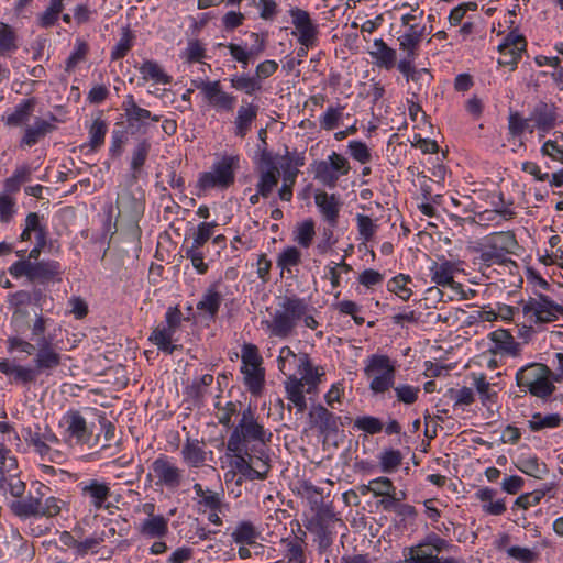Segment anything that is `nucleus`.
I'll use <instances>...</instances> for the list:
<instances>
[{
  "label": "nucleus",
  "mask_w": 563,
  "mask_h": 563,
  "mask_svg": "<svg viewBox=\"0 0 563 563\" xmlns=\"http://www.w3.org/2000/svg\"><path fill=\"white\" fill-rule=\"evenodd\" d=\"M272 437V432L260 423L255 411L249 406L242 410L241 418L229 437L227 448L230 452L245 453L253 444L267 446Z\"/></svg>",
  "instance_id": "1"
},
{
  "label": "nucleus",
  "mask_w": 563,
  "mask_h": 563,
  "mask_svg": "<svg viewBox=\"0 0 563 563\" xmlns=\"http://www.w3.org/2000/svg\"><path fill=\"white\" fill-rule=\"evenodd\" d=\"M558 376L542 363H530L516 373V384L531 396L548 399L554 391Z\"/></svg>",
  "instance_id": "2"
},
{
  "label": "nucleus",
  "mask_w": 563,
  "mask_h": 563,
  "mask_svg": "<svg viewBox=\"0 0 563 563\" xmlns=\"http://www.w3.org/2000/svg\"><path fill=\"white\" fill-rule=\"evenodd\" d=\"M307 305L298 298H286L269 320L263 321L272 336L286 339L292 335L297 322L305 316Z\"/></svg>",
  "instance_id": "3"
},
{
  "label": "nucleus",
  "mask_w": 563,
  "mask_h": 563,
  "mask_svg": "<svg viewBox=\"0 0 563 563\" xmlns=\"http://www.w3.org/2000/svg\"><path fill=\"white\" fill-rule=\"evenodd\" d=\"M518 243L511 231L494 232L485 236L478 244L479 258L487 266L503 264L506 255L514 253Z\"/></svg>",
  "instance_id": "4"
},
{
  "label": "nucleus",
  "mask_w": 563,
  "mask_h": 563,
  "mask_svg": "<svg viewBox=\"0 0 563 563\" xmlns=\"http://www.w3.org/2000/svg\"><path fill=\"white\" fill-rule=\"evenodd\" d=\"M239 162L240 158L236 155H224L212 165L211 170L200 174L197 187L203 191L214 188H229L234 184Z\"/></svg>",
  "instance_id": "5"
},
{
  "label": "nucleus",
  "mask_w": 563,
  "mask_h": 563,
  "mask_svg": "<svg viewBox=\"0 0 563 563\" xmlns=\"http://www.w3.org/2000/svg\"><path fill=\"white\" fill-rule=\"evenodd\" d=\"M519 305L526 321L530 323H550L563 316V306L542 294L522 299Z\"/></svg>",
  "instance_id": "6"
},
{
  "label": "nucleus",
  "mask_w": 563,
  "mask_h": 563,
  "mask_svg": "<svg viewBox=\"0 0 563 563\" xmlns=\"http://www.w3.org/2000/svg\"><path fill=\"white\" fill-rule=\"evenodd\" d=\"M322 376L324 371L305 373V376L287 377L285 380L286 397L299 412H303L307 408L305 394L317 393Z\"/></svg>",
  "instance_id": "7"
},
{
  "label": "nucleus",
  "mask_w": 563,
  "mask_h": 563,
  "mask_svg": "<svg viewBox=\"0 0 563 563\" xmlns=\"http://www.w3.org/2000/svg\"><path fill=\"white\" fill-rule=\"evenodd\" d=\"M371 378L369 388L375 394L387 391L394 385L396 368L386 355H372L364 368Z\"/></svg>",
  "instance_id": "8"
},
{
  "label": "nucleus",
  "mask_w": 563,
  "mask_h": 563,
  "mask_svg": "<svg viewBox=\"0 0 563 563\" xmlns=\"http://www.w3.org/2000/svg\"><path fill=\"white\" fill-rule=\"evenodd\" d=\"M63 501L56 497H48L42 503L41 498L27 497L23 500L12 503L11 509L19 517H46L52 518L59 515Z\"/></svg>",
  "instance_id": "9"
},
{
  "label": "nucleus",
  "mask_w": 563,
  "mask_h": 563,
  "mask_svg": "<svg viewBox=\"0 0 563 563\" xmlns=\"http://www.w3.org/2000/svg\"><path fill=\"white\" fill-rule=\"evenodd\" d=\"M194 85L202 93L205 101L216 111H233L236 97L225 92L220 80H198L194 81Z\"/></svg>",
  "instance_id": "10"
},
{
  "label": "nucleus",
  "mask_w": 563,
  "mask_h": 563,
  "mask_svg": "<svg viewBox=\"0 0 563 563\" xmlns=\"http://www.w3.org/2000/svg\"><path fill=\"white\" fill-rule=\"evenodd\" d=\"M277 362L279 371L287 377L323 371L322 367L312 365L307 353H295L289 346L280 349Z\"/></svg>",
  "instance_id": "11"
},
{
  "label": "nucleus",
  "mask_w": 563,
  "mask_h": 563,
  "mask_svg": "<svg viewBox=\"0 0 563 563\" xmlns=\"http://www.w3.org/2000/svg\"><path fill=\"white\" fill-rule=\"evenodd\" d=\"M260 180L257 184L258 194L268 197L279 180L280 172L272 153L262 150L258 161Z\"/></svg>",
  "instance_id": "12"
},
{
  "label": "nucleus",
  "mask_w": 563,
  "mask_h": 563,
  "mask_svg": "<svg viewBox=\"0 0 563 563\" xmlns=\"http://www.w3.org/2000/svg\"><path fill=\"white\" fill-rule=\"evenodd\" d=\"M335 520L334 514L327 507H319L314 514L305 521L308 531L316 534L320 547H329L332 543L331 523Z\"/></svg>",
  "instance_id": "13"
},
{
  "label": "nucleus",
  "mask_w": 563,
  "mask_h": 563,
  "mask_svg": "<svg viewBox=\"0 0 563 563\" xmlns=\"http://www.w3.org/2000/svg\"><path fill=\"white\" fill-rule=\"evenodd\" d=\"M308 419L310 428L316 429L324 440L336 435L341 426V418L322 405L312 406Z\"/></svg>",
  "instance_id": "14"
},
{
  "label": "nucleus",
  "mask_w": 563,
  "mask_h": 563,
  "mask_svg": "<svg viewBox=\"0 0 563 563\" xmlns=\"http://www.w3.org/2000/svg\"><path fill=\"white\" fill-rule=\"evenodd\" d=\"M156 478V485L165 486L169 489L179 487L183 481V470L175 465L167 456L161 455L151 466Z\"/></svg>",
  "instance_id": "15"
},
{
  "label": "nucleus",
  "mask_w": 563,
  "mask_h": 563,
  "mask_svg": "<svg viewBox=\"0 0 563 563\" xmlns=\"http://www.w3.org/2000/svg\"><path fill=\"white\" fill-rule=\"evenodd\" d=\"M289 14L298 34L299 44L306 48L313 46L317 41L318 25L313 23L310 14L299 8H292ZM294 34H296V32H294Z\"/></svg>",
  "instance_id": "16"
},
{
  "label": "nucleus",
  "mask_w": 563,
  "mask_h": 563,
  "mask_svg": "<svg viewBox=\"0 0 563 563\" xmlns=\"http://www.w3.org/2000/svg\"><path fill=\"white\" fill-rule=\"evenodd\" d=\"M35 369L38 373L57 368L62 364V355L57 346L46 336L36 340Z\"/></svg>",
  "instance_id": "17"
},
{
  "label": "nucleus",
  "mask_w": 563,
  "mask_h": 563,
  "mask_svg": "<svg viewBox=\"0 0 563 563\" xmlns=\"http://www.w3.org/2000/svg\"><path fill=\"white\" fill-rule=\"evenodd\" d=\"M122 109L130 126L144 129L148 121L158 122L161 115L152 114L150 110L140 107L132 95H128L122 102Z\"/></svg>",
  "instance_id": "18"
},
{
  "label": "nucleus",
  "mask_w": 563,
  "mask_h": 563,
  "mask_svg": "<svg viewBox=\"0 0 563 563\" xmlns=\"http://www.w3.org/2000/svg\"><path fill=\"white\" fill-rule=\"evenodd\" d=\"M457 267L454 263L443 260L441 262H434L430 267L431 279L439 286L451 287L453 290L460 292L463 299H467L464 295L462 285L454 282V274Z\"/></svg>",
  "instance_id": "19"
},
{
  "label": "nucleus",
  "mask_w": 563,
  "mask_h": 563,
  "mask_svg": "<svg viewBox=\"0 0 563 563\" xmlns=\"http://www.w3.org/2000/svg\"><path fill=\"white\" fill-rule=\"evenodd\" d=\"M526 48V41L522 36L507 37L506 42L498 46L500 66H510L514 69Z\"/></svg>",
  "instance_id": "20"
},
{
  "label": "nucleus",
  "mask_w": 563,
  "mask_h": 563,
  "mask_svg": "<svg viewBox=\"0 0 563 563\" xmlns=\"http://www.w3.org/2000/svg\"><path fill=\"white\" fill-rule=\"evenodd\" d=\"M314 202L324 220L331 227H335L341 207V203L336 197L334 195H328L325 191H317L314 195Z\"/></svg>",
  "instance_id": "21"
},
{
  "label": "nucleus",
  "mask_w": 563,
  "mask_h": 563,
  "mask_svg": "<svg viewBox=\"0 0 563 563\" xmlns=\"http://www.w3.org/2000/svg\"><path fill=\"white\" fill-rule=\"evenodd\" d=\"M252 468V478L265 479L269 472V455L267 454L266 446H257L253 444L249 449V459Z\"/></svg>",
  "instance_id": "22"
},
{
  "label": "nucleus",
  "mask_w": 563,
  "mask_h": 563,
  "mask_svg": "<svg viewBox=\"0 0 563 563\" xmlns=\"http://www.w3.org/2000/svg\"><path fill=\"white\" fill-rule=\"evenodd\" d=\"M530 120L534 122L533 128L542 132H549L555 126V108L551 104L540 102L531 111Z\"/></svg>",
  "instance_id": "23"
},
{
  "label": "nucleus",
  "mask_w": 563,
  "mask_h": 563,
  "mask_svg": "<svg viewBox=\"0 0 563 563\" xmlns=\"http://www.w3.org/2000/svg\"><path fill=\"white\" fill-rule=\"evenodd\" d=\"M258 106L254 103L242 104L239 107L234 120V133L243 139L250 132L252 123L256 120Z\"/></svg>",
  "instance_id": "24"
},
{
  "label": "nucleus",
  "mask_w": 563,
  "mask_h": 563,
  "mask_svg": "<svg viewBox=\"0 0 563 563\" xmlns=\"http://www.w3.org/2000/svg\"><path fill=\"white\" fill-rule=\"evenodd\" d=\"M81 494L90 499V503L96 510H99L103 508L104 503L108 500L111 493L107 483L91 479L82 486Z\"/></svg>",
  "instance_id": "25"
},
{
  "label": "nucleus",
  "mask_w": 563,
  "mask_h": 563,
  "mask_svg": "<svg viewBox=\"0 0 563 563\" xmlns=\"http://www.w3.org/2000/svg\"><path fill=\"white\" fill-rule=\"evenodd\" d=\"M55 125L44 119L37 118L33 124L24 129L23 137L21 139V146L31 147L35 145L46 134L51 133Z\"/></svg>",
  "instance_id": "26"
},
{
  "label": "nucleus",
  "mask_w": 563,
  "mask_h": 563,
  "mask_svg": "<svg viewBox=\"0 0 563 563\" xmlns=\"http://www.w3.org/2000/svg\"><path fill=\"white\" fill-rule=\"evenodd\" d=\"M137 530L145 538L162 539L168 533V521L161 515L151 516L140 523Z\"/></svg>",
  "instance_id": "27"
},
{
  "label": "nucleus",
  "mask_w": 563,
  "mask_h": 563,
  "mask_svg": "<svg viewBox=\"0 0 563 563\" xmlns=\"http://www.w3.org/2000/svg\"><path fill=\"white\" fill-rule=\"evenodd\" d=\"M378 67L387 70L396 65V51L389 47L382 38H377L373 43V51L369 52Z\"/></svg>",
  "instance_id": "28"
},
{
  "label": "nucleus",
  "mask_w": 563,
  "mask_h": 563,
  "mask_svg": "<svg viewBox=\"0 0 563 563\" xmlns=\"http://www.w3.org/2000/svg\"><path fill=\"white\" fill-rule=\"evenodd\" d=\"M143 81H153L157 85H169L173 80L172 76L166 74L164 68L155 60L146 59L139 67Z\"/></svg>",
  "instance_id": "29"
},
{
  "label": "nucleus",
  "mask_w": 563,
  "mask_h": 563,
  "mask_svg": "<svg viewBox=\"0 0 563 563\" xmlns=\"http://www.w3.org/2000/svg\"><path fill=\"white\" fill-rule=\"evenodd\" d=\"M489 338L496 345L494 353L499 351L511 356H518L520 354L519 343L515 341L514 336L507 330L499 329L493 331Z\"/></svg>",
  "instance_id": "30"
},
{
  "label": "nucleus",
  "mask_w": 563,
  "mask_h": 563,
  "mask_svg": "<svg viewBox=\"0 0 563 563\" xmlns=\"http://www.w3.org/2000/svg\"><path fill=\"white\" fill-rule=\"evenodd\" d=\"M36 106L34 98L22 100L15 108L14 111L4 118V122L8 126H21L29 122Z\"/></svg>",
  "instance_id": "31"
},
{
  "label": "nucleus",
  "mask_w": 563,
  "mask_h": 563,
  "mask_svg": "<svg viewBox=\"0 0 563 563\" xmlns=\"http://www.w3.org/2000/svg\"><path fill=\"white\" fill-rule=\"evenodd\" d=\"M252 36L255 38V42H258V45L255 47H252L251 49H245L241 45L230 43L228 45V48L230 51L231 56L239 63L243 64L244 67H246L250 63V60L257 57L260 54L263 53L265 48L264 40H260L258 34L253 33Z\"/></svg>",
  "instance_id": "32"
},
{
  "label": "nucleus",
  "mask_w": 563,
  "mask_h": 563,
  "mask_svg": "<svg viewBox=\"0 0 563 563\" xmlns=\"http://www.w3.org/2000/svg\"><path fill=\"white\" fill-rule=\"evenodd\" d=\"M67 431L76 438L77 442L86 443L91 437L85 418L78 411H71L67 415Z\"/></svg>",
  "instance_id": "33"
},
{
  "label": "nucleus",
  "mask_w": 563,
  "mask_h": 563,
  "mask_svg": "<svg viewBox=\"0 0 563 563\" xmlns=\"http://www.w3.org/2000/svg\"><path fill=\"white\" fill-rule=\"evenodd\" d=\"M108 132V123L101 115L97 117L89 126V141L86 146L97 152L103 144Z\"/></svg>",
  "instance_id": "34"
},
{
  "label": "nucleus",
  "mask_w": 563,
  "mask_h": 563,
  "mask_svg": "<svg viewBox=\"0 0 563 563\" xmlns=\"http://www.w3.org/2000/svg\"><path fill=\"white\" fill-rule=\"evenodd\" d=\"M176 331L170 329L169 327L165 325H158L156 327L151 336L150 340L163 352L172 354L176 346L173 344L174 335Z\"/></svg>",
  "instance_id": "35"
},
{
  "label": "nucleus",
  "mask_w": 563,
  "mask_h": 563,
  "mask_svg": "<svg viewBox=\"0 0 563 563\" xmlns=\"http://www.w3.org/2000/svg\"><path fill=\"white\" fill-rule=\"evenodd\" d=\"M181 454L185 462L192 467H198L206 461L203 443H200L198 440L188 439L183 446Z\"/></svg>",
  "instance_id": "36"
},
{
  "label": "nucleus",
  "mask_w": 563,
  "mask_h": 563,
  "mask_svg": "<svg viewBox=\"0 0 563 563\" xmlns=\"http://www.w3.org/2000/svg\"><path fill=\"white\" fill-rule=\"evenodd\" d=\"M258 537L260 531L250 521L239 522L231 533V538L235 543L247 545L256 544Z\"/></svg>",
  "instance_id": "37"
},
{
  "label": "nucleus",
  "mask_w": 563,
  "mask_h": 563,
  "mask_svg": "<svg viewBox=\"0 0 563 563\" xmlns=\"http://www.w3.org/2000/svg\"><path fill=\"white\" fill-rule=\"evenodd\" d=\"M422 36V30H418L417 25H410V30L398 37L399 48L406 52L409 58H416Z\"/></svg>",
  "instance_id": "38"
},
{
  "label": "nucleus",
  "mask_w": 563,
  "mask_h": 563,
  "mask_svg": "<svg viewBox=\"0 0 563 563\" xmlns=\"http://www.w3.org/2000/svg\"><path fill=\"white\" fill-rule=\"evenodd\" d=\"M0 488L13 497H21L24 494L25 483L20 478L19 467L0 476Z\"/></svg>",
  "instance_id": "39"
},
{
  "label": "nucleus",
  "mask_w": 563,
  "mask_h": 563,
  "mask_svg": "<svg viewBox=\"0 0 563 563\" xmlns=\"http://www.w3.org/2000/svg\"><path fill=\"white\" fill-rule=\"evenodd\" d=\"M195 494L197 495L198 505L210 509L211 511H220L222 507V500L219 493L213 492L209 488H203L201 484L196 483L194 485Z\"/></svg>",
  "instance_id": "40"
},
{
  "label": "nucleus",
  "mask_w": 563,
  "mask_h": 563,
  "mask_svg": "<svg viewBox=\"0 0 563 563\" xmlns=\"http://www.w3.org/2000/svg\"><path fill=\"white\" fill-rule=\"evenodd\" d=\"M18 49V36L8 23L0 22V56H9Z\"/></svg>",
  "instance_id": "41"
},
{
  "label": "nucleus",
  "mask_w": 563,
  "mask_h": 563,
  "mask_svg": "<svg viewBox=\"0 0 563 563\" xmlns=\"http://www.w3.org/2000/svg\"><path fill=\"white\" fill-rule=\"evenodd\" d=\"M221 302L222 295L216 289V287H210L197 303V309L213 318L218 313Z\"/></svg>",
  "instance_id": "42"
},
{
  "label": "nucleus",
  "mask_w": 563,
  "mask_h": 563,
  "mask_svg": "<svg viewBox=\"0 0 563 563\" xmlns=\"http://www.w3.org/2000/svg\"><path fill=\"white\" fill-rule=\"evenodd\" d=\"M244 383L252 394H258L264 383V371L261 365L242 366Z\"/></svg>",
  "instance_id": "43"
},
{
  "label": "nucleus",
  "mask_w": 563,
  "mask_h": 563,
  "mask_svg": "<svg viewBox=\"0 0 563 563\" xmlns=\"http://www.w3.org/2000/svg\"><path fill=\"white\" fill-rule=\"evenodd\" d=\"M214 408L217 409L216 416L219 423L225 427H230L232 417L240 412L241 402L227 401L223 404L221 399H218L214 404Z\"/></svg>",
  "instance_id": "44"
},
{
  "label": "nucleus",
  "mask_w": 563,
  "mask_h": 563,
  "mask_svg": "<svg viewBox=\"0 0 563 563\" xmlns=\"http://www.w3.org/2000/svg\"><path fill=\"white\" fill-rule=\"evenodd\" d=\"M410 282L411 278L409 275L399 274L388 282L387 288L390 292L397 295L401 300L408 301L412 296V290L407 287L408 283Z\"/></svg>",
  "instance_id": "45"
},
{
  "label": "nucleus",
  "mask_w": 563,
  "mask_h": 563,
  "mask_svg": "<svg viewBox=\"0 0 563 563\" xmlns=\"http://www.w3.org/2000/svg\"><path fill=\"white\" fill-rule=\"evenodd\" d=\"M59 273V265L56 262L32 263L31 280H44L53 278Z\"/></svg>",
  "instance_id": "46"
},
{
  "label": "nucleus",
  "mask_w": 563,
  "mask_h": 563,
  "mask_svg": "<svg viewBox=\"0 0 563 563\" xmlns=\"http://www.w3.org/2000/svg\"><path fill=\"white\" fill-rule=\"evenodd\" d=\"M134 35L129 27H123L121 38L111 52V59L118 60L126 56L133 46Z\"/></svg>",
  "instance_id": "47"
},
{
  "label": "nucleus",
  "mask_w": 563,
  "mask_h": 563,
  "mask_svg": "<svg viewBox=\"0 0 563 563\" xmlns=\"http://www.w3.org/2000/svg\"><path fill=\"white\" fill-rule=\"evenodd\" d=\"M459 309H445L442 307L438 311L427 313V322L430 324L442 322L448 325H454L459 321Z\"/></svg>",
  "instance_id": "48"
},
{
  "label": "nucleus",
  "mask_w": 563,
  "mask_h": 563,
  "mask_svg": "<svg viewBox=\"0 0 563 563\" xmlns=\"http://www.w3.org/2000/svg\"><path fill=\"white\" fill-rule=\"evenodd\" d=\"M561 421L562 418L559 413L542 416L537 412L532 416L531 420H529V428L532 431H539L545 428H556L560 426Z\"/></svg>",
  "instance_id": "49"
},
{
  "label": "nucleus",
  "mask_w": 563,
  "mask_h": 563,
  "mask_svg": "<svg viewBox=\"0 0 563 563\" xmlns=\"http://www.w3.org/2000/svg\"><path fill=\"white\" fill-rule=\"evenodd\" d=\"M426 544H418L410 547L405 554V563H437L438 556L428 553L423 547Z\"/></svg>",
  "instance_id": "50"
},
{
  "label": "nucleus",
  "mask_w": 563,
  "mask_h": 563,
  "mask_svg": "<svg viewBox=\"0 0 563 563\" xmlns=\"http://www.w3.org/2000/svg\"><path fill=\"white\" fill-rule=\"evenodd\" d=\"M64 9L63 0H51L47 9L40 16V25L42 27L53 26Z\"/></svg>",
  "instance_id": "51"
},
{
  "label": "nucleus",
  "mask_w": 563,
  "mask_h": 563,
  "mask_svg": "<svg viewBox=\"0 0 563 563\" xmlns=\"http://www.w3.org/2000/svg\"><path fill=\"white\" fill-rule=\"evenodd\" d=\"M230 84L232 88L243 91L246 95H253L262 88L257 78L249 76H233L230 78Z\"/></svg>",
  "instance_id": "52"
},
{
  "label": "nucleus",
  "mask_w": 563,
  "mask_h": 563,
  "mask_svg": "<svg viewBox=\"0 0 563 563\" xmlns=\"http://www.w3.org/2000/svg\"><path fill=\"white\" fill-rule=\"evenodd\" d=\"M367 489L373 493L375 497H388L390 498V495L395 490V486L388 477H377L375 479H372L368 485L366 486Z\"/></svg>",
  "instance_id": "53"
},
{
  "label": "nucleus",
  "mask_w": 563,
  "mask_h": 563,
  "mask_svg": "<svg viewBox=\"0 0 563 563\" xmlns=\"http://www.w3.org/2000/svg\"><path fill=\"white\" fill-rule=\"evenodd\" d=\"M301 261V253L295 246H289L285 249L277 258V266L282 268V271L290 272V267L297 266Z\"/></svg>",
  "instance_id": "54"
},
{
  "label": "nucleus",
  "mask_w": 563,
  "mask_h": 563,
  "mask_svg": "<svg viewBox=\"0 0 563 563\" xmlns=\"http://www.w3.org/2000/svg\"><path fill=\"white\" fill-rule=\"evenodd\" d=\"M18 460L7 448L3 435L0 437V476L7 472L16 471Z\"/></svg>",
  "instance_id": "55"
},
{
  "label": "nucleus",
  "mask_w": 563,
  "mask_h": 563,
  "mask_svg": "<svg viewBox=\"0 0 563 563\" xmlns=\"http://www.w3.org/2000/svg\"><path fill=\"white\" fill-rule=\"evenodd\" d=\"M353 427L368 434L379 433L384 428L382 421L378 418L372 416L357 417L354 420Z\"/></svg>",
  "instance_id": "56"
},
{
  "label": "nucleus",
  "mask_w": 563,
  "mask_h": 563,
  "mask_svg": "<svg viewBox=\"0 0 563 563\" xmlns=\"http://www.w3.org/2000/svg\"><path fill=\"white\" fill-rule=\"evenodd\" d=\"M530 117L528 119H523L520 113L512 112L508 119V130L512 136L521 135L526 130L530 133L533 132V126L529 125Z\"/></svg>",
  "instance_id": "57"
},
{
  "label": "nucleus",
  "mask_w": 563,
  "mask_h": 563,
  "mask_svg": "<svg viewBox=\"0 0 563 563\" xmlns=\"http://www.w3.org/2000/svg\"><path fill=\"white\" fill-rule=\"evenodd\" d=\"M286 547V558L289 562L305 563L303 547L300 540H292L290 538L283 539L282 541Z\"/></svg>",
  "instance_id": "58"
},
{
  "label": "nucleus",
  "mask_w": 563,
  "mask_h": 563,
  "mask_svg": "<svg viewBox=\"0 0 563 563\" xmlns=\"http://www.w3.org/2000/svg\"><path fill=\"white\" fill-rule=\"evenodd\" d=\"M150 148L151 144L146 140H142L136 144L131 159V168L133 172H139L145 164Z\"/></svg>",
  "instance_id": "59"
},
{
  "label": "nucleus",
  "mask_w": 563,
  "mask_h": 563,
  "mask_svg": "<svg viewBox=\"0 0 563 563\" xmlns=\"http://www.w3.org/2000/svg\"><path fill=\"white\" fill-rule=\"evenodd\" d=\"M88 51V44L85 41L78 40L75 52L66 60L65 70L71 73L79 63L86 59Z\"/></svg>",
  "instance_id": "60"
},
{
  "label": "nucleus",
  "mask_w": 563,
  "mask_h": 563,
  "mask_svg": "<svg viewBox=\"0 0 563 563\" xmlns=\"http://www.w3.org/2000/svg\"><path fill=\"white\" fill-rule=\"evenodd\" d=\"M402 456L398 450H387L380 456V467L384 473L396 471L401 464Z\"/></svg>",
  "instance_id": "61"
},
{
  "label": "nucleus",
  "mask_w": 563,
  "mask_h": 563,
  "mask_svg": "<svg viewBox=\"0 0 563 563\" xmlns=\"http://www.w3.org/2000/svg\"><path fill=\"white\" fill-rule=\"evenodd\" d=\"M394 390L397 399L406 405H412L416 402L420 393L419 387L407 384L398 385L394 388Z\"/></svg>",
  "instance_id": "62"
},
{
  "label": "nucleus",
  "mask_w": 563,
  "mask_h": 563,
  "mask_svg": "<svg viewBox=\"0 0 563 563\" xmlns=\"http://www.w3.org/2000/svg\"><path fill=\"white\" fill-rule=\"evenodd\" d=\"M217 224L214 222H202L198 225L195 233L192 247L200 249L213 234V229Z\"/></svg>",
  "instance_id": "63"
},
{
  "label": "nucleus",
  "mask_w": 563,
  "mask_h": 563,
  "mask_svg": "<svg viewBox=\"0 0 563 563\" xmlns=\"http://www.w3.org/2000/svg\"><path fill=\"white\" fill-rule=\"evenodd\" d=\"M314 233V222L306 220L298 227L296 240L301 246L308 247L313 240Z\"/></svg>",
  "instance_id": "64"
}]
</instances>
